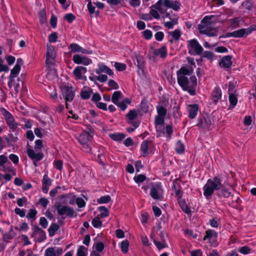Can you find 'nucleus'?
<instances>
[{
  "mask_svg": "<svg viewBox=\"0 0 256 256\" xmlns=\"http://www.w3.org/2000/svg\"><path fill=\"white\" fill-rule=\"evenodd\" d=\"M187 60L190 66H183L177 72L178 82L184 90L194 96L195 94L197 79L195 76H192L188 80V76L192 73L194 68L196 67V64L192 58H188Z\"/></svg>",
  "mask_w": 256,
  "mask_h": 256,
  "instance_id": "1",
  "label": "nucleus"
},
{
  "mask_svg": "<svg viewBox=\"0 0 256 256\" xmlns=\"http://www.w3.org/2000/svg\"><path fill=\"white\" fill-rule=\"evenodd\" d=\"M216 20L214 16H206L198 26L200 32L209 36H216L217 31L214 28Z\"/></svg>",
  "mask_w": 256,
  "mask_h": 256,
  "instance_id": "2",
  "label": "nucleus"
},
{
  "mask_svg": "<svg viewBox=\"0 0 256 256\" xmlns=\"http://www.w3.org/2000/svg\"><path fill=\"white\" fill-rule=\"evenodd\" d=\"M222 186V180L219 177L216 176L213 179H208L203 187L204 195L207 199H208L212 195L215 190H218Z\"/></svg>",
  "mask_w": 256,
  "mask_h": 256,
  "instance_id": "3",
  "label": "nucleus"
},
{
  "mask_svg": "<svg viewBox=\"0 0 256 256\" xmlns=\"http://www.w3.org/2000/svg\"><path fill=\"white\" fill-rule=\"evenodd\" d=\"M92 138V135L87 132H82L78 137V140L82 146L83 150L87 152L91 150L90 142Z\"/></svg>",
  "mask_w": 256,
  "mask_h": 256,
  "instance_id": "4",
  "label": "nucleus"
},
{
  "mask_svg": "<svg viewBox=\"0 0 256 256\" xmlns=\"http://www.w3.org/2000/svg\"><path fill=\"white\" fill-rule=\"evenodd\" d=\"M0 112L9 128L12 132H14L20 126V124L15 120L12 114L6 109L2 108L1 109Z\"/></svg>",
  "mask_w": 256,
  "mask_h": 256,
  "instance_id": "5",
  "label": "nucleus"
},
{
  "mask_svg": "<svg viewBox=\"0 0 256 256\" xmlns=\"http://www.w3.org/2000/svg\"><path fill=\"white\" fill-rule=\"evenodd\" d=\"M54 206L59 216H62L66 215V216L69 218H73L76 216L74 209L70 206L62 205L60 203H56L54 204Z\"/></svg>",
  "mask_w": 256,
  "mask_h": 256,
  "instance_id": "6",
  "label": "nucleus"
},
{
  "mask_svg": "<svg viewBox=\"0 0 256 256\" xmlns=\"http://www.w3.org/2000/svg\"><path fill=\"white\" fill-rule=\"evenodd\" d=\"M187 48L188 52L192 55H199L203 50V48L196 39L187 40Z\"/></svg>",
  "mask_w": 256,
  "mask_h": 256,
  "instance_id": "7",
  "label": "nucleus"
},
{
  "mask_svg": "<svg viewBox=\"0 0 256 256\" xmlns=\"http://www.w3.org/2000/svg\"><path fill=\"white\" fill-rule=\"evenodd\" d=\"M155 146L151 140H145L141 144L140 152L144 156H148L154 154Z\"/></svg>",
  "mask_w": 256,
  "mask_h": 256,
  "instance_id": "8",
  "label": "nucleus"
},
{
  "mask_svg": "<svg viewBox=\"0 0 256 256\" xmlns=\"http://www.w3.org/2000/svg\"><path fill=\"white\" fill-rule=\"evenodd\" d=\"M56 52L54 48L50 44H47L46 62L49 68H52L54 63Z\"/></svg>",
  "mask_w": 256,
  "mask_h": 256,
  "instance_id": "9",
  "label": "nucleus"
},
{
  "mask_svg": "<svg viewBox=\"0 0 256 256\" xmlns=\"http://www.w3.org/2000/svg\"><path fill=\"white\" fill-rule=\"evenodd\" d=\"M150 196L153 199L161 200L163 198V190L160 183L152 184L150 190Z\"/></svg>",
  "mask_w": 256,
  "mask_h": 256,
  "instance_id": "10",
  "label": "nucleus"
},
{
  "mask_svg": "<svg viewBox=\"0 0 256 256\" xmlns=\"http://www.w3.org/2000/svg\"><path fill=\"white\" fill-rule=\"evenodd\" d=\"M254 30V28L250 27L246 28L240 29L226 34L227 37L242 38L246 36Z\"/></svg>",
  "mask_w": 256,
  "mask_h": 256,
  "instance_id": "11",
  "label": "nucleus"
},
{
  "mask_svg": "<svg viewBox=\"0 0 256 256\" xmlns=\"http://www.w3.org/2000/svg\"><path fill=\"white\" fill-rule=\"evenodd\" d=\"M62 96L66 102V107L68 108V102H71L74 96V94L73 92L72 88L68 86H63L62 88Z\"/></svg>",
  "mask_w": 256,
  "mask_h": 256,
  "instance_id": "12",
  "label": "nucleus"
},
{
  "mask_svg": "<svg viewBox=\"0 0 256 256\" xmlns=\"http://www.w3.org/2000/svg\"><path fill=\"white\" fill-rule=\"evenodd\" d=\"M164 117L156 116L155 118V125L156 130L157 136H162L164 135Z\"/></svg>",
  "mask_w": 256,
  "mask_h": 256,
  "instance_id": "13",
  "label": "nucleus"
},
{
  "mask_svg": "<svg viewBox=\"0 0 256 256\" xmlns=\"http://www.w3.org/2000/svg\"><path fill=\"white\" fill-rule=\"evenodd\" d=\"M72 60L74 63L76 64H81L84 66H88L92 63V61L90 58L78 54H76L73 56Z\"/></svg>",
  "mask_w": 256,
  "mask_h": 256,
  "instance_id": "14",
  "label": "nucleus"
},
{
  "mask_svg": "<svg viewBox=\"0 0 256 256\" xmlns=\"http://www.w3.org/2000/svg\"><path fill=\"white\" fill-rule=\"evenodd\" d=\"M159 12L163 18H169L170 14L166 12L165 9V6L164 5V0H158L152 6Z\"/></svg>",
  "mask_w": 256,
  "mask_h": 256,
  "instance_id": "15",
  "label": "nucleus"
},
{
  "mask_svg": "<svg viewBox=\"0 0 256 256\" xmlns=\"http://www.w3.org/2000/svg\"><path fill=\"white\" fill-rule=\"evenodd\" d=\"M68 48L72 52H81L84 54H90L92 53V50H88L82 48L80 45L76 43L71 44Z\"/></svg>",
  "mask_w": 256,
  "mask_h": 256,
  "instance_id": "16",
  "label": "nucleus"
},
{
  "mask_svg": "<svg viewBox=\"0 0 256 256\" xmlns=\"http://www.w3.org/2000/svg\"><path fill=\"white\" fill-rule=\"evenodd\" d=\"M22 64V60L21 58H18L16 65L10 71V80H13L18 75Z\"/></svg>",
  "mask_w": 256,
  "mask_h": 256,
  "instance_id": "17",
  "label": "nucleus"
},
{
  "mask_svg": "<svg viewBox=\"0 0 256 256\" xmlns=\"http://www.w3.org/2000/svg\"><path fill=\"white\" fill-rule=\"evenodd\" d=\"M34 234L37 236L38 242H42L46 239V234L44 230L38 226H34L33 228Z\"/></svg>",
  "mask_w": 256,
  "mask_h": 256,
  "instance_id": "18",
  "label": "nucleus"
},
{
  "mask_svg": "<svg viewBox=\"0 0 256 256\" xmlns=\"http://www.w3.org/2000/svg\"><path fill=\"white\" fill-rule=\"evenodd\" d=\"M63 252L62 248L52 247L48 248L44 253V256H61Z\"/></svg>",
  "mask_w": 256,
  "mask_h": 256,
  "instance_id": "19",
  "label": "nucleus"
},
{
  "mask_svg": "<svg viewBox=\"0 0 256 256\" xmlns=\"http://www.w3.org/2000/svg\"><path fill=\"white\" fill-rule=\"evenodd\" d=\"M27 154L29 158L36 160H40L43 158V154L41 152H36L35 149L28 148L26 150Z\"/></svg>",
  "mask_w": 256,
  "mask_h": 256,
  "instance_id": "20",
  "label": "nucleus"
},
{
  "mask_svg": "<svg viewBox=\"0 0 256 256\" xmlns=\"http://www.w3.org/2000/svg\"><path fill=\"white\" fill-rule=\"evenodd\" d=\"M164 5L166 8H172L174 10H178L180 8V4L176 0H164Z\"/></svg>",
  "mask_w": 256,
  "mask_h": 256,
  "instance_id": "21",
  "label": "nucleus"
},
{
  "mask_svg": "<svg viewBox=\"0 0 256 256\" xmlns=\"http://www.w3.org/2000/svg\"><path fill=\"white\" fill-rule=\"evenodd\" d=\"M87 71L86 67L82 66H77L74 70L73 74L76 77V79L82 80L84 77L82 74H85Z\"/></svg>",
  "mask_w": 256,
  "mask_h": 256,
  "instance_id": "22",
  "label": "nucleus"
},
{
  "mask_svg": "<svg viewBox=\"0 0 256 256\" xmlns=\"http://www.w3.org/2000/svg\"><path fill=\"white\" fill-rule=\"evenodd\" d=\"M243 22V19L241 17H237L230 18L227 21L228 24L229 26L232 28H236Z\"/></svg>",
  "mask_w": 256,
  "mask_h": 256,
  "instance_id": "23",
  "label": "nucleus"
},
{
  "mask_svg": "<svg viewBox=\"0 0 256 256\" xmlns=\"http://www.w3.org/2000/svg\"><path fill=\"white\" fill-rule=\"evenodd\" d=\"M217 236V233L214 230H208L206 231V235L204 238V240H208L210 242L211 240H214Z\"/></svg>",
  "mask_w": 256,
  "mask_h": 256,
  "instance_id": "24",
  "label": "nucleus"
},
{
  "mask_svg": "<svg viewBox=\"0 0 256 256\" xmlns=\"http://www.w3.org/2000/svg\"><path fill=\"white\" fill-rule=\"evenodd\" d=\"M232 64V56H224L220 63V65L221 67L225 68H230Z\"/></svg>",
  "mask_w": 256,
  "mask_h": 256,
  "instance_id": "25",
  "label": "nucleus"
},
{
  "mask_svg": "<svg viewBox=\"0 0 256 256\" xmlns=\"http://www.w3.org/2000/svg\"><path fill=\"white\" fill-rule=\"evenodd\" d=\"M212 99L213 101L216 104L222 98V91L219 88H215L212 94Z\"/></svg>",
  "mask_w": 256,
  "mask_h": 256,
  "instance_id": "26",
  "label": "nucleus"
},
{
  "mask_svg": "<svg viewBox=\"0 0 256 256\" xmlns=\"http://www.w3.org/2000/svg\"><path fill=\"white\" fill-rule=\"evenodd\" d=\"M198 106L196 104H191L189 106V118H194L198 113Z\"/></svg>",
  "mask_w": 256,
  "mask_h": 256,
  "instance_id": "27",
  "label": "nucleus"
},
{
  "mask_svg": "<svg viewBox=\"0 0 256 256\" xmlns=\"http://www.w3.org/2000/svg\"><path fill=\"white\" fill-rule=\"evenodd\" d=\"M154 54L161 58H164L166 56L167 50L166 46H163L159 48L156 49L154 51Z\"/></svg>",
  "mask_w": 256,
  "mask_h": 256,
  "instance_id": "28",
  "label": "nucleus"
},
{
  "mask_svg": "<svg viewBox=\"0 0 256 256\" xmlns=\"http://www.w3.org/2000/svg\"><path fill=\"white\" fill-rule=\"evenodd\" d=\"M109 136L114 141H121L126 138V135L122 133L116 132L109 134Z\"/></svg>",
  "mask_w": 256,
  "mask_h": 256,
  "instance_id": "29",
  "label": "nucleus"
},
{
  "mask_svg": "<svg viewBox=\"0 0 256 256\" xmlns=\"http://www.w3.org/2000/svg\"><path fill=\"white\" fill-rule=\"evenodd\" d=\"M92 90L90 88H84L81 91L80 96L83 99L90 98L92 93Z\"/></svg>",
  "mask_w": 256,
  "mask_h": 256,
  "instance_id": "30",
  "label": "nucleus"
},
{
  "mask_svg": "<svg viewBox=\"0 0 256 256\" xmlns=\"http://www.w3.org/2000/svg\"><path fill=\"white\" fill-rule=\"evenodd\" d=\"M138 113L134 110H130L127 114L126 116L128 120V122L129 124H134V120L137 117Z\"/></svg>",
  "mask_w": 256,
  "mask_h": 256,
  "instance_id": "31",
  "label": "nucleus"
},
{
  "mask_svg": "<svg viewBox=\"0 0 256 256\" xmlns=\"http://www.w3.org/2000/svg\"><path fill=\"white\" fill-rule=\"evenodd\" d=\"M122 93L120 91H116L114 92L112 97V101L115 104H118L119 100L122 98Z\"/></svg>",
  "mask_w": 256,
  "mask_h": 256,
  "instance_id": "32",
  "label": "nucleus"
},
{
  "mask_svg": "<svg viewBox=\"0 0 256 256\" xmlns=\"http://www.w3.org/2000/svg\"><path fill=\"white\" fill-rule=\"evenodd\" d=\"M59 226L56 224L52 223L51 224L48 229V232L50 236H52L55 234L56 232L59 229Z\"/></svg>",
  "mask_w": 256,
  "mask_h": 256,
  "instance_id": "33",
  "label": "nucleus"
},
{
  "mask_svg": "<svg viewBox=\"0 0 256 256\" xmlns=\"http://www.w3.org/2000/svg\"><path fill=\"white\" fill-rule=\"evenodd\" d=\"M178 24V18H174L170 19V21L164 22V26L168 29L172 28Z\"/></svg>",
  "mask_w": 256,
  "mask_h": 256,
  "instance_id": "34",
  "label": "nucleus"
},
{
  "mask_svg": "<svg viewBox=\"0 0 256 256\" xmlns=\"http://www.w3.org/2000/svg\"><path fill=\"white\" fill-rule=\"evenodd\" d=\"M230 108H233L238 103V99L236 96L232 93L229 94Z\"/></svg>",
  "mask_w": 256,
  "mask_h": 256,
  "instance_id": "35",
  "label": "nucleus"
},
{
  "mask_svg": "<svg viewBox=\"0 0 256 256\" xmlns=\"http://www.w3.org/2000/svg\"><path fill=\"white\" fill-rule=\"evenodd\" d=\"M169 34L174 40H178L181 36L182 32L180 29H176L174 31L170 32Z\"/></svg>",
  "mask_w": 256,
  "mask_h": 256,
  "instance_id": "36",
  "label": "nucleus"
},
{
  "mask_svg": "<svg viewBox=\"0 0 256 256\" xmlns=\"http://www.w3.org/2000/svg\"><path fill=\"white\" fill-rule=\"evenodd\" d=\"M185 148L184 144L180 141H178L176 144L175 150L178 154H182Z\"/></svg>",
  "mask_w": 256,
  "mask_h": 256,
  "instance_id": "37",
  "label": "nucleus"
},
{
  "mask_svg": "<svg viewBox=\"0 0 256 256\" xmlns=\"http://www.w3.org/2000/svg\"><path fill=\"white\" fill-rule=\"evenodd\" d=\"M178 204L184 212H185L186 214H189L190 212V210L188 208L184 200H180L178 201Z\"/></svg>",
  "mask_w": 256,
  "mask_h": 256,
  "instance_id": "38",
  "label": "nucleus"
},
{
  "mask_svg": "<svg viewBox=\"0 0 256 256\" xmlns=\"http://www.w3.org/2000/svg\"><path fill=\"white\" fill-rule=\"evenodd\" d=\"M134 64L137 66H144V58L140 55H137L135 56Z\"/></svg>",
  "mask_w": 256,
  "mask_h": 256,
  "instance_id": "39",
  "label": "nucleus"
},
{
  "mask_svg": "<svg viewBox=\"0 0 256 256\" xmlns=\"http://www.w3.org/2000/svg\"><path fill=\"white\" fill-rule=\"evenodd\" d=\"M129 242L128 240H123L121 243L120 248L122 252L126 254L128 252Z\"/></svg>",
  "mask_w": 256,
  "mask_h": 256,
  "instance_id": "40",
  "label": "nucleus"
},
{
  "mask_svg": "<svg viewBox=\"0 0 256 256\" xmlns=\"http://www.w3.org/2000/svg\"><path fill=\"white\" fill-rule=\"evenodd\" d=\"M87 251L88 250L85 246H81L77 251V256H86Z\"/></svg>",
  "mask_w": 256,
  "mask_h": 256,
  "instance_id": "41",
  "label": "nucleus"
},
{
  "mask_svg": "<svg viewBox=\"0 0 256 256\" xmlns=\"http://www.w3.org/2000/svg\"><path fill=\"white\" fill-rule=\"evenodd\" d=\"M111 200V198L110 196H104L100 197L98 199L97 202L98 204H106L108 203Z\"/></svg>",
  "mask_w": 256,
  "mask_h": 256,
  "instance_id": "42",
  "label": "nucleus"
},
{
  "mask_svg": "<svg viewBox=\"0 0 256 256\" xmlns=\"http://www.w3.org/2000/svg\"><path fill=\"white\" fill-rule=\"evenodd\" d=\"M158 112V116L164 117L166 116V110L162 106H158L156 108Z\"/></svg>",
  "mask_w": 256,
  "mask_h": 256,
  "instance_id": "43",
  "label": "nucleus"
},
{
  "mask_svg": "<svg viewBox=\"0 0 256 256\" xmlns=\"http://www.w3.org/2000/svg\"><path fill=\"white\" fill-rule=\"evenodd\" d=\"M92 226L96 228H100L102 226V223L100 220V218L96 216L92 219Z\"/></svg>",
  "mask_w": 256,
  "mask_h": 256,
  "instance_id": "44",
  "label": "nucleus"
},
{
  "mask_svg": "<svg viewBox=\"0 0 256 256\" xmlns=\"http://www.w3.org/2000/svg\"><path fill=\"white\" fill-rule=\"evenodd\" d=\"M40 22L42 24H44L46 21V13L44 10H42L38 13Z\"/></svg>",
  "mask_w": 256,
  "mask_h": 256,
  "instance_id": "45",
  "label": "nucleus"
},
{
  "mask_svg": "<svg viewBox=\"0 0 256 256\" xmlns=\"http://www.w3.org/2000/svg\"><path fill=\"white\" fill-rule=\"evenodd\" d=\"M98 210L102 212L100 216L102 218H105L108 216V209L104 206H101L98 208Z\"/></svg>",
  "mask_w": 256,
  "mask_h": 256,
  "instance_id": "46",
  "label": "nucleus"
},
{
  "mask_svg": "<svg viewBox=\"0 0 256 256\" xmlns=\"http://www.w3.org/2000/svg\"><path fill=\"white\" fill-rule=\"evenodd\" d=\"M43 148L42 141L40 140H37L35 141V146L34 149L36 152H42V149Z\"/></svg>",
  "mask_w": 256,
  "mask_h": 256,
  "instance_id": "47",
  "label": "nucleus"
},
{
  "mask_svg": "<svg viewBox=\"0 0 256 256\" xmlns=\"http://www.w3.org/2000/svg\"><path fill=\"white\" fill-rule=\"evenodd\" d=\"M76 202L79 208H84L86 204V202L82 198H76Z\"/></svg>",
  "mask_w": 256,
  "mask_h": 256,
  "instance_id": "48",
  "label": "nucleus"
},
{
  "mask_svg": "<svg viewBox=\"0 0 256 256\" xmlns=\"http://www.w3.org/2000/svg\"><path fill=\"white\" fill-rule=\"evenodd\" d=\"M180 181V178H176L174 180L173 182L172 186V190H174L179 188H181V186L178 182Z\"/></svg>",
  "mask_w": 256,
  "mask_h": 256,
  "instance_id": "49",
  "label": "nucleus"
},
{
  "mask_svg": "<svg viewBox=\"0 0 256 256\" xmlns=\"http://www.w3.org/2000/svg\"><path fill=\"white\" fill-rule=\"evenodd\" d=\"M154 242L158 250H161L166 246L165 241L158 242L156 240H154Z\"/></svg>",
  "mask_w": 256,
  "mask_h": 256,
  "instance_id": "50",
  "label": "nucleus"
},
{
  "mask_svg": "<svg viewBox=\"0 0 256 256\" xmlns=\"http://www.w3.org/2000/svg\"><path fill=\"white\" fill-rule=\"evenodd\" d=\"M150 14L154 18L158 19L160 18V14H158V11L154 8H150Z\"/></svg>",
  "mask_w": 256,
  "mask_h": 256,
  "instance_id": "51",
  "label": "nucleus"
},
{
  "mask_svg": "<svg viewBox=\"0 0 256 256\" xmlns=\"http://www.w3.org/2000/svg\"><path fill=\"white\" fill-rule=\"evenodd\" d=\"M164 134H166L167 137H170L173 132L172 126L170 125H167L165 128L164 127Z\"/></svg>",
  "mask_w": 256,
  "mask_h": 256,
  "instance_id": "52",
  "label": "nucleus"
},
{
  "mask_svg": "<svg viewBox=\"0 0 256 256\" xmlns=\"http://www.w3.org/2000/svg\"><path fill=\"white\" fill-rule=\"evenodd\" d=\"M134 179L136 183L142 182L146 180V176L144 174H138L134 176Z\"/></svg>",
  "mask_w": 256,
  "mask_h": 256,
  "instance_id": "53",
  "label": "nucleus"
},
{
  "mask_svg": "<svg viewBox=\"0 0 256 256\" xmlns=\"http://www.w3.org/2000/svg\"><path fill=\"white\" fill-rule=\"evenodd\" d=\"M250 251L251 249L247 246H242L238 250V252L244 254H246L250 253Z\"/></svg>",
  "mask_w": 256,
  "mask_h": 256,
  "instance_id": "54",
  "label": "nucleus"
},
{
  "mask_svg": "<svg viewBox=\"0 0 256 256\" xmlns=\"http://www.w3.org/2000/svg\"><path fill=\"white\" fill-rule=\"evenodd\" d=\"M6 60L8 65L12 66L14 63L16 58L12 56L8 55L6 57Z\"/></svg>",
  "mask_w": 256,
  "mask_h": 256,
  "instance_id": "55",
  "label": "nucleus"
},
{
  "mask_svg": "<svg viewBox=\"0 0 256 256\" xmlns=\"http://www.w3.org/2000/svg\"><path fill=\"white\" fill-rule=\"evenodd\" d=\"M218 195L220 197L223 196L224 198H228L231 196V192L227 190L222 189Z\"/></svg>",
  "mask_w": 256,
  "mask_h": 256,
  "instance_id": "56",
  "label": "nucleus"
},
{
  "mask_svg": "<svg viewBox=\"0 0 256 256\" xmlns=\"http://www.w3.org/2000/svg\"><path fill=\"white\" fill-rule=\"evenodd\" d=\"M52 183V180L48 178L47 174H44L43 176L42 180V184L50 186Z\"/></svg>",
  "mask_w": 256,
  "mask_h": 256,
  "instance_id": "57",
  "label": "nucleus"
},
{
  "mask_svg": "<svg viewBox=\"0 0 256 256\" xmlns=\"http://www.w3.org/2000/svg\"><path fill=\"white\" fill-rule=\"evenodd\" d=\"M114 67L118 71H122L126 68V66L125 64L117 62L114 64Z\"/></svg>",
  "mask_w": 256,
  "mask_h": 256,
  "instance_id": "58",
  "label": "nucleus"
},
{
  "mask_svg": "<svg viewBox=\"0 0 256 256\" xmlns=\"http://www.w3.org/2000/svg\"><path fill=\"white\" fill-rule=\"evenodd\" d=\"M143 36L146 40H150L152 36V32L149 30H146L142 32Z\"/></svg>",
  "mask_w": 256,
  "mask_h": 256,
  "instance_id": "59",
  "label": "nucleus"
},
{
  "mask_svg": "<svg viewBox=\"0 0 256 256\" xmlns=\"http://www.w3.org/2000/svg\"><path fill=\"white\" fill-rule=\"evenodd\" d=\"M75 18L74 16L71 13L67 14L64 17V20L70 23L72 22Z\"/></svg>",
  "mask_w": 256,
  "mask_h": 256,
  "instance_id": "60",
  "label": "nucleus"
},
{
  "mask_svg": "<svg viewBox=\"0 0 256 256\" xmlns=\"http://www.w3.org/2000/svg\"><path fill=\"white\" fill-rule=\"evenodd\" d=\"M40 224L44 228H47L48 222L44 217H41L40 219Z\"/></svg>",
  "mask_w": 256,
  "mask_h": 256,
  "instance_id": "61",
  "label": "nucleus"
},
{
  "mask_svg": "<svg viewBox=\"0 0 256 256\" xmlns=\"http://www.w3.org/2000/svg\"><path fill=\"white\" fill-rule=\"evenodd\" d=\"M108 85L111 87L112 89L118 90L119 88L118 84L112 80H110L108 82Z\"/></svg>",
  "mask_w": 256,
  "mask_h": 256,
  "instance_id": "62",
  "label": "nucleus"
},
{
  "mask_svg": "<svg viewBox=\"0 0 256 256\" xmlns=\"http://www.w3.org/2000/svg\"><path fill=\"white\" fill-rule=\"evenodd\" d=\"M14 212L16 214L19 215L22 218H23L25 216L26 212L24 209H20V208H16L14 209Z\"/></svg>",
  "mask_w": 256,
  "mask_h": 256,
  "instance_id": "63",
  "label": "nucleus"
},
{
  "mask_svg": "<svg viewBox=\"0 0 256 256\" xmlns=\"http://www.w3.org/2000/svg\"><path fill=\"white\" fill-rule=\"evenodd\" d=\"M37 214V212L36 210L30 209L27 215V218H35V216Z\"/></svg>",
  "mask_w": 256,
  "mask_h": 256,
  "instance_id": "64",
  "label": "nucleus"
}]
</instances>
